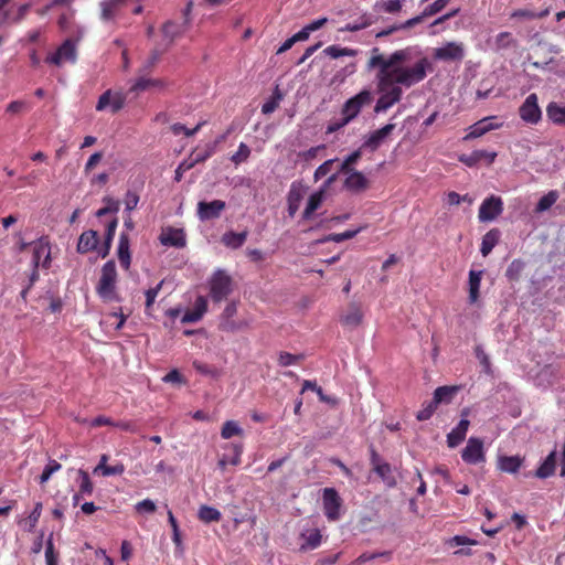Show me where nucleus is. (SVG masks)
<instances>
[{
  "label": "nucleus",
  "mask_w": 565,
  "mask_h": 565,
  "mask_svg": "<svg viewBox=\"0 0 565 565\" xmlns=\"http://www.w3.org/2000/svg\"><path fill=\"white\" fill-rule=\"evenodd\" d=\"M409 57L408 49L396 50L390 55L382 53L380 47L370 51L366 71H375L376 88L381 94L374 107L375 113L386 111L397 104L403 96V87L409 88L427 76L430 63L426 57L418 60L412 66L404 63Z\"/></svg>",
  "instance_id": "nucleus-1"
},
{
  "label": "nucleus",
  "mask_w": 565,
  "mask_h": 565,
  "mask_svg": "<svg viewBox=\"0 0 565 565\" xmlns=\"http://www.w3.org/2000/svg\"><path fill=\"white\" fill-rule=\"evenodd\" d=\"M117 269L114 260L106 262L102 267L96 292L104 302L121 301L117 291Z\"/></svg>",
  "instance_id": "nucleus-2"
},
{
  "label": "nucleus",
  "mask_w": 565,
  "mask_h": 565,
  "mask_svg": "<svg viewBox=\"0 0 565 565\" xmlns=\"http://www.w3.org/2000/svg\"><path fill=\"white\" fill-rule=\"evenodd\" d=\"M210 297L214 302L225 300L233 290L232 277L225 270L217 269L209 280Z\"/></svg>",
  "instance_id": "nucleus-3"
},
{
  "label": "nucleus",
  "mask_w": 565,
  "mask_h": 565,
  "mask_svg": "<svg viewBox=\"0 0 565 565\" xmlns=\"http://www.w3.org/2000/svg\"><path fill=\"white\" fill-rule=\"evenodd\" d=\"M77 61L76 42L72 39H66L54 53L45 57V63L55 66H62L64 63L74 64Z\"/></svg>",
  "instance_id": "nucleus-4"
},
{
  "label": "nucleus",
  "mask_w": 565,
  "mask_h": 565,
  "mask_svg": "<svg viewBox=\"0 0 565 565\" xmlns=\"http://www.w3.org/2000/svg\"><path fill=\"white\" fill-rule=\"evenodd\" d=\"M127 95L119 90L107 89L98 98L96 110L103 111L109 108L111 114L120 111L126 104Z\"/></svg>",
  "instance_id": "nucleus-5"
},
{
  "label": "nucleus",
  "mask_w": 565,
  "mask_h": 565,
  "mask_svg": "<svg viewBox=\"0 0 565 565\" xmlns=\"http://www.w3.org/2000/svg\"><path fill=\"white\" fill-rule=\"evenodd\" d=\"M373 100V95L369 89H363L355 96L345 102L342 108V115L345 121H351L361 111L362 107L370 105Z\"/></svg>",
  "instance_id": "nucleus-6"
},
{
  "label": "nucleus",
  "mask_w": 565,
  "mask_h": 565,
  "mask_svg": "<svg viewBox=\"0 0 565 565\" xmlns=\"http://www.w3.org/2000/svg\"><path fill=\"white\" fill-rule=\"evenodd\" d=\"M520 118L527 125H537L542 119V110L535 93L530 94L519 107Z\"/></svg>",
  "instance_id": "nucleus-7"
},
{
  "label": "nucleus",
  "mask_w": 565,
  "mask_h": 565,
  "mask_svg": "<svg viewBox=\"0 0 565 565\" xmlns=\"http://www.w3.org/2000/svg\"><path fill=\"white\" fill-rule=\"evenodd\" d=\"M322 503L324 515L329 521H337L340 519L342 499L334 488L323 489Z\"/></svg>",
  "instance_id": "nucleus-8"
},
{
  "label": "nucleus",
  "mask_w": 565,
  "mask_h": 565,
  "mask_svg": "<svg viewBox=\"0 0 565 565\" xmlns=\"http://www.w3.org/2000/svg\"><path fill=\"white\" fill-rule=\"evenodd\" d=\"M503 211V202L500 196L491 195L483 200L479 207L478 217L481 222H490L497 218Z\"/></svg>",
  "instance_id": "nucleus-9"
},
{
  "label": "nucleus",
  "mask_w": 565,
  "mask_h": 565,
  "mask_svg": "<svg viewBox=\"0 0 565 565\" xmlns=\"http://www.w3.org/2000/svg\"><path fill=\"white\" fill-rule=\"evenodd\" d=\"M226 203L222 200H214L211 202L200 201L198 203V217L201 221H210L221 216L225 210Z\"/></svg>",
  "instance_id": "nucleus-10"
},
{
  "label": "nucleus",
  "mask_w": 565,
  "mask_h": 565,
  "mask_svg": "<svg viewBox=\"0 0 565 565\" xmlns=\"http://www.w3.org/2000/svg\"><path fill=\"white\" fill-rule=\"evenodd\" d=\"M128 4V0H103L100 2V19L113 22Z\"/></svg>",
  "instance_id": "nucleus-11"
},
{
  "label": "nucleus",
  "mask_w": 565,
  "mask_h": 565,
  "mask_svg": "<svg viewBox=\"0 0 565 565\" xmlns=\"http://www.w3.org/2000/svg\"><path fill=\"white\" fill-rule=\"evenodd\" d=\"M495 119V116H489L470 126V131L465 137V140L479 138L491 130L501 128L502 122H494Z\"/></svg>",
  "instance_id": "nucleus-12"
},
{
  "label": "nucleus",
  "mask_w": 565,
  "mask_h": 565,
  "mask_svg": "<svg viewBox=\"0 0 565 565\" xmlns=\"http://www.w3.org/2000/svg\"><path fill=\"white\" fill-rule=\"evenodd\" d=\"M159 241L164 246L182 248L186 244L185 233L182 228L168 227L159 236Z\"/></svg>",
  "instance_id": "nucleus-13"
},
{
  "label": "nucleus",
  "mask_w": 565,
  "mask_h": 565,
  "mask_svg": "<svg viewBox=\"0 0 565 565\" xmlns=\"http://www.w3.org/2000/svg\"><path fill=\"white\" fill-rule=\"evenodd\" d=\"M435 57L443 61H460L463 58V47L456 42H448L435 51Z\"/></svg>",
  "instance_id": "nucleus-14"
},
{
  "label": "nucleus",
  "mask_w": 565,
  "mask_h": 565,
  "mask_svg": "<svg viewBox=\"0 0 565 565\" xmlns=\"http://www.w3.org/2000/svg\"><path fill=\"white\" fill-rule=\"evenodd\" d=\"M497 158V152H489L487 150H475L471 153H463L459 157V161L466 164L467 167H475L482 160H486L488 164L494 162Z\"/></svg>",
  "instance_id": "nucleus-15"
},
{
  "label": "nucleus",
  "mask_w": 565,
  "mask_h": 565,
  "mask_svg": "<svg viewBox=\"0 0 565 565\" xmlns=\"http://www.w3.org/2000/svg\"><path fill=\"white\" fill-rule=\"evenodd\" d=\"M362 320L363 313L361 307L355 302L350 303L344 313L340 317V322L348 328H356L362 323Z\"/></svg>",
  "instance_id": "nucleus-16"
},
{
  "label": "nucleus",
  "mask_w": 565,
  "mask_h": 565,
  "mask_svg": "<svg viewBox=\"0 0 565 565\" xmlns=\"http://www.w3.org/2000/svg\"><path fill=\"white\" fill-rule=\"evenodd\" d=\"M207 310V300L205 297L203 296H199L195 301H194V306L191 310H188L182 319H181V322L182 323H194V322H198L199 320L202 319V317L204 316V313L206 312Z\"/></svg>",
  "instance_id": "nucleus-17"
},
{
  "label": "nucleus",
  "mask_w": 565,
  "mask_h": 565,
  "mask_svg": "<svg viewBox=\"0 0 565 565\" xmlns=\"http://www.w3.org/2000/svg\"><path fill=\"white\" fill-rule=\"evenodd\" d=\"M394 129V124H387L384 127L373 131L364 141L362 147L369 148L372 151L376 150L380 147V145L384 141V139L388 137Z\"/></svg>",
  "instance_id": "nucleus-18"
},
{
  "label": "nucleus",
  "mask_w": 565,
  "mask_h": 565,
  "mask_svg": "<svg viewBox=\"0 0 565 565\" xmlns=\"http://www.w3.org/2000/svg\"><path fill=\"white\" fill-rule=\"evenodd\" d=\"M449 1L450 0H436L435 2L425 8L422 14L406 20L405 25L415 26L422 23L426 17H431L439 13L449 3Z\"/></svg>",
  "instance_id": "nucleus-19"
},
{
  "label": "nucleus",
  "mask_w": 565,
  "mask_h": 565,
  "mask_svg": "<svg viewBox=\"0 0 565 565\" xmlns=\"http://www.w3.org/2000/svg\"><path fill=\"white\" fill-rule=\"evenodd\" d=\"M44 257L43 267H49L51 263V252L49 243L43 238L33 243V255H32V264L34 267H39L41 258Z\"/></svg>",
  "instance_id": "nucleus-20"
},
{
  "label": "nucleus",
  "mask_w": 565,
  "mask_h": 565,
  "mask_svg": "<svg viewBox=\"0 0 565 565\" xmlns=\"http://www.w3.org/2000/svg\"><path fill=\"white\" fill-rule=\"evenodd\" d=\"M376 465L373 467V471L382 479L387 488L396 486V473L395 468L393 469L387 461H375Z\"/></svg>",
  "instance_id": "nucleus-21"
},
{
  "label": "nucleus",
  "mask_w": 565,
  "mask_h": 565,
  "mask_svg": "<svg viewBox=\"0 0 565 565\" xmlns=\"http://www.w3.org/2000/svg\"><path fill=\"white\" fill-rule=\"evenodd\" d=\"M343 186L354 193L362 192L369 188V180L360 171H352L344 180Z\"/></svg>",
  "instance_id": "nucleus-22"
},
{
  "label": "nucleus",
  "mask_w": 565,
  "mask_h": 565,
  "mask_svg": "<svg viewBox=\"0 0 565 565\" xmlns=\"http://www.w3.org/2000/svg\"><path fill=\"white\" fill-rule=\"evenodd\" d=\"M482 270H470L468 279V301L470 305L478 302L480 298V285L482 279Z\"/></svg>",
  "instance_id": "nucleus-23"
},
{
  "label": "nucleus",
  "mask_w": 565,
  "mask_h": 565,
  "mask_svg": "<svg viewBox=\"0 0 565 565\" xmlns=\"http://www.w3.org/2000/svg\"><path fill=\"white\" fill-rule=\"evenodd\" d=\"M189 21L184 20L182 23H177L173 21H168L162 26L163 35L169 40L167 47L172 44V42L181 36L185 30L188 29Z\"/></svg>",
  "instance_id": "nucleus-24"
},
{
  "label": "nucleus",
  "mask_w": 565,
  "mask_h": 565,
  "mask_svg": "<svg viewBox=\"0 0 565 565\" xmlns=\"http://www.w3.org/2000/svg\"><path fill=\"white\" fill-rule=\"evenodd\" d=\"M129 247H130V241H129L128 234L121 233L119 236L117 255H118L120 266L126 270L129 269L130 263H131Z\"/></svg>",
  "instance_id": "nucleus-25"
},
{
  "label": "nucleus",
  "mask_w": 565,
  "mask_h": 565,
  "mask_svg": "<svg viewBox=\"0 0 565 565\" xmlns=\"http://www.w3.org/2000/svg\"><path fill=\"white\" fill-rule=\"evenodd\" d=\"M168 86V83L161 78H146L139 77L134 85L130 87V92L140 93L150 88L163 89Z\"/></svg>",
  "instance_id": "nucleus-26"
},
{
  "label": "nucleus",
  "mask_w": 565,
  "mask_h": 565,
  "mask_svg": "<svg viewBox=\"0 0 565 565\" xmlns=\"http://www.w3.org/2000/svg\"><path fill=\"white\" fill-rule=\"evenodd\" d=\"M469 424L468 419H460L457 426L447 435V443L449 447H457L465 439Z\"/></svg>",
  "instance_id": "nucleus-27"
},
{
  "label": "nucleus",
  "mask_w": 565,
  "mask_h": 565,
  "mask_svg": "<svg viewBox=\"0 0 565 565\" xmlns=\"http://www.w3.org/2000/svg\"><path fill=\"white\" fill-rule=\"evenodd\" d=\"M98 244V235L97 232L89 230L84 233L78 238L77 243V252L81 254H86L96 248Z\"/></svg>",
  "instance_id": "nucleus-28"
},
{
  "label": "nucleus",
  "mask_w": 565,
  "mask_h": 565,
  "mask_svg": "<svg viewBox=\"0 0 565 565\" xmlns=\"http://www.w3.org/2000/svg\"><path fill=\"white\" fill-rule=\"evenodd\" d=\"M462 459H483V441L471 437L462 450Z\"/></svg>",
  "instance_id": "nucleus-29"
},
{
  "label": "nucleus",
  "mask_w": 565,
  "mask_h": 565,
  "mask_svg": "<svg viewBox=\"0 0 565 565\" xmlns=\"http://www.w3.org/2000/svg\"><path fill=\"white\" fill-rule=\"evenodd\" d=\"M247 235H248L247 231H243L242 233H235L233 231H228L223 234L221 242L228 248L238 249L246 242Z\"/></svg>",
  "instance_id": "nucleus-30"
},
{
  "label": "nucleus",
  "mask_w": 565,
  "mask_h": 565,
  "mask_svg": "<svg viewBox=\"0 0 565 565\" xmlns=\"http://www.w3.org/2000/svg\"><path fill=\"white\" fill-rule=\"evenodd\" d=\"M500 234L498 228H492L483 235L480 247L482 256L486 257L491 253L493 247L499 243Z\"/></svg>",
  "instance_id": "nucleus-31"
},
{
  "label": "nucleus",
  "mask_w": 565,
  "mask_h": 565,
  "mask_svg": "<svg viewBox=\"0 0 565 565\" xmlns=\"http://www.w3.org/2000/svg\"><path fill=\"white\" fill-rule=\"evenodd\" d=\"M324 196V189L312 193L307 202V206L302 213L303 220H309L311 215L320 207Z\"/></svg>",
  "instance_id": "nucleus-32"
},
{
  "label": "nucleus",
  "mask_w": 565,
  "mask_h": 565,
  "mask_svg": "<svg viewBox=\"0 0 565 565\" xmlns=\"http://www.w3.org/2000/svg\"><path fill=\"white\" fill-rule=\"evenodd\" d=\"M458 387L457 386H439L434 392V404H449L455 394L457 393Z\"/></svg>",
  "instance_id": "nucleus-33"
},
{
  "label": "nucleus",
  "mask_w": 565,
  "mask_h": 565,
  "mask_svg": "<svg viewBox=\"0 0 565 565\" xmlns=\"http://www.w3.org/2000/svg\"><path fill=\"white\" fill-rule=\"evenodd\" d=\"M546 115L556 125H565V106L551 102L546 107Z\"/></svg>",
  "instance_id": "nucleus-34"
},
{
  "label": "nucleus",
  "mask_w": 565,
  "mask_h": 565,
  "mask_svg": "<svg viewBox=\"0 0 565 565\" xmlns=\"http://www.w3.org/2000/svg\"><path fill=\"white\" fill-rule=\"evenodd\" d=\"M303 543L300 545V551L306 552L315 550L321 544V533L318 529L312 530L309 534H301Z\"/></svg>",
  "instance_id": "nucleus-35"
},
{
  "label": "nucleus",
  "mask_w": 565,
  "mask_h": 565,
  "mask_svg": "<svg viewBox=\"0 0 565 565\" xmlns=\"http://www.w3.org/2000/svg\"><path fill=\"white\" fill-rule=\"evenodd\" d=\"M559 198V193L556 190H551L544 194L535 205L534 212L540 214L552 207Z\"/></svg>",
  "instance_id": "nucleus-36"
},
{
  "label": "nucleus",
  "mask_w": 565,
  "mask_h": 565,
  "mask_svg": "<svg viewBox=\"0 0 565 565\" xmlns=\"http://www.w3.org/2000/svg\"><path fill=\"white\" fill-rule=\"evenodd\" d=\"M374 8L379 12L395 14L402 10L403 3L402 0H376Z\"/></svg>",
  "instance_id": "nucleus-37"
},
{
  "label": "nucleus",
  "mask_w": 565,
  "mask_h": 565,
  "mask_svg": "<svg viewBox=\"0 0 565 565\" xmlns=\"http://www.w3.org/2000/svg\"><path fill=\"white\" fill-rule=\"evenodd\" d=\"M199 519L204 523L218 522L221 520V512L210 505H201L198 512Z\"/></svg>",
  "instance_id": "nucleus-38"
},
{
  "label": "nucleus",
  "mask_w": 565,
  "mask_h": 565,
  "mask_svg": "<svg viewBox=\"0 0 565 565\" xmlns=\"http://www.w3.org/2000/svg\"><path fill=\"white\" fill-rule=\"evenodd\" d=\"M243 429L235 420H226L221 429V436L224 439H230L234 436H242Z\"/></svg>",
  "instance_id": "nucleus-39"
},
{
  "label": "nucleus",
  "mask_w": 565,
  "mask_h": 565,
  "mask_svg": "<svg viewBox=\"0 0 565 565\" xmlns=\"http://www.w3.org/2000/svg\"><path fill=\"white\" fill-rule=\"evenodd\" d=\"M301 199H302V196H301L300 191L297 190L294 186V184H292L291 189H290V191L288 193V198H287V201H288V214L291 217H294L296 212L298 211Z\"/></svg>",
  "instance_id": "nucleus-40"
},
{
  "label": "nucleus",
  "mask_w": 565,
  "mask_h": 565,
  "mask_svg": "<svg viewBox=\"0 0 565 565\" xmlns=\"http://www.w3.org/2000/svg\"><path fill=\"white\" fill-rule=\"evenodd\" d=\"M77 481L79 482V493L90 495L93 493V482L87 471L79 469L77 471Z\"/></svg>",
  "instance_id": "nucleus-41"
},
{
  "label": "nucleus",
  "mask_w": 565,
  "mask_h": 565,
  "mask_svg": "<svg viewBox=\"0 0 565 565\" xmlns=\"http://www.w3.org/2000/svg\"><path fill=\"white\" fill-rule=\"evenodd\" d=\"M323 53L331 58H339L341 56H355L356 51L349 47H340L338 45H330L324 49Z\"/></svg>",
  "instance_id": "nucleus-42"
},
{
  "label": "nucleus",
  "mask_w": 565,
  "mask_h": 565,
  "mask_svg": "<svg viewBox=\"0 0 565 565\" xmlns=\"http://www.w3.org/2000/svg\"><path fill=\"white\" fill-rule=\"evenodd\" d=\"M206 121H200L194 128L189 129L183 124L177 122L173 124L170 129L174 136H179L181 134L185 135L186 137L194 136L204 125Z\"/></svg>",
  "instance_id": "nucleus-43"
},
{
  "label": "nucleus",
  "mask_w": 565,
  "mask_h": 565,
  "mask_svg": "<svg viewBox=\"0 0 565 565\" xmlns=\"http://www.w3.org/2000/svg\"><path fill=\"white\" fill-rule=\"evenodd\" d=\"M125 470L124 466L116 465L114 467L107 466L106 461H100L97 467L94 469V473H102L103 476H113V475H120Z\"/></svg>",
  "instance_id": "nucleus-44"
},
{
  "label": "nucleus",
  "mask_w": 565,
  "mask_h": 565,
  "mask_svg": "<svg viewBox=\"0 0 565 565\" xmlns=\"http://www.w3.org/2000/svg\"><path fill=\"white\" fill-rule=\"evenodd\" d=\"M361 230L362 228L360 227V228H356V230H349V231H345L343 233L330 234L323 241L324 242L341 243L343 241L351 239V238L355 237L361 232Z\"/></svg>",
  "instance_id": "nucleus-45"
},
{
  "label": "nucleus",
  "mask_w": 565,
  "mask_h": 565,
  "mask_svg": "<svg viewBox=\"0 0 565 565\" xmlns=\"http://www.w3.org/2000/svg\"><path fill=\"white\" fill-rule=\"evenodd\" d=\"M556 470V461H543V463L536 469L533 476L545 479L553 476Z\"/></svg>",
  "instance_id": "nucleus-46"
},
{
  "label": "nucleus",
  "mask_w": 565,
  "mask_h": 565,
  "mask_svg": "<svg viewBox=\"0 0 565 565\" xmlns=\"http://www.w3.org/2000/svg\"><path fill=\"white\" fill-rule=\"evenodd\" d=\"M303 359V354H291L289 352H280L278 355V364L280 366H289L299 363Z\"/></svg>",
  "instance_id": "nucleus-47"
},
{
  "label": "nucleus",
  "mask_w": 565,
  "mask_h": 565,
  "mask_svg": "<svg viewBox=\"0 0 565 565\" xmlns=\"http://www.w3.org/2000/svg\"><path fill=\"white\" fill-rule=\"evenodd\" d=\"M140 468L145 475H149L150 479L154 481H158V477L166 470V467L162 461H159L157 465H152L150 462L145 468L140 465Z\"/></svg>",
  "instance_id": "nucleus-48"
},
{
  "label": "nucleus",
  "mask_w": 565,
  "mask_h": 565,
  "mask_svg": "<svg viewBox=\"0 0 565 565\" xmlns=\"http://www.w3.org/2000/svg\"><path fill=\"white\" fill-rule=\"evenodd\" d=\"M168 521L172 527V540L177 546L178 550L182 551L183 547H182V542H181V533H180V530H179V525H178V522H177V519L174 518L172 511H168Z\"/></svg>",
  "instance_id": "nucleus-49"
},
{
  "label": "nucleus",
  "mask_w": 565,
  "mask_h": 565,
  "mask_svg": "<svg viewBox=\"0 0 565 565\" xmlns=\"http://www.w3.org/2000/svg\"><path fill=\"white\" fill-rule=\"evenodd\" d=\"M249 156H250L249 147L246 143L241 142L237 151L231 157V160L236 166H238V164L245 162L249 158Z\"/></svg>",
  "instance_id": "nucleus-50"
},
{
  "label": "nucleus",
  "mask_w": 565,
  "mask_h": 565,
  "mask_svg": "<svg viewBox=\"0 0 565 565\" xmlns=\"http://www.w3.org/2000/svg\"><path fill=\"white\" fill-rule=\"evenodd\" d=\"M437 407H438V404H434V399H431L427 403H424L423 408L420 411H418V413L416 414L417 420L424 422V420L429 419L433 416V414L435 413V411L437 409Z\"/></svg>",
  "instance_id": "nucleus-51"
},
{
  "label": "nucleus",
  "mask_w": 565,
  "mask_h": 565,
  "mask_svg": "<svg viewBox=\"0 0 565 565\" xmlns=\"http://www.w3.org/2000/svg\"><path fill=\"white\" fill-rule=\"evenodd\" d=\"M494 42H495V47L498 50H503V49H508L509 46H511L514 43V39L512 36V33H510V32H500L495 36Z\"/></svg>",
  "instance_id": "nucleus-52"
},
{
  "label": "nucleus",
  "mask_w": 565,
  "mask_h": 565,
  "mask_svg": "<svg viewBox=\"0 0 565 565\" xmlns=\"http://www.w3.org/2000/svg\"><path fill=\"white\" fill-rule=\"evenodd\" d=\"M162 285H163V280H161L156 287H152V288H149L148 290H146V292H145L146 311H149L150 308L152 307V305L154 303L156 298L158 297V295L162 288Z\"/></svg>",
  "instance_id": "nucleus-53"
},
{
  "label": "nucleus",
  "mask_w": 565,
  "mask_h": 565,
  "mask_svg": "<svg viewBox=\"0 0 565 565\" xmlns=\"http://www.w3.org/2000/svg\"><path fill=\"white\" fill-rule=\"evenodd\" d=\"M45 559L47 565H57V555L54 552L53 533L49 535L45 547Z\"/></svg>",
  "instance_id": "nucleus-54"
},
{
  "label": "nucleus",
  "mask_w": 565,
  "mask_h": 565,
  "mask_svg": "<svg viewBox=\"0 0 565 565\" xmlns=\"http://www.w3.org/2000/svg\"><path fill=\"white\" fill-rule=\"evenodd\" d=\"M61 467H62L61 463L57 461H54V463L46 465L45 468L43 469V472L39 477V483L44 484L45 482H47L49 479L51 478V476L54 472L58 471L61 469Z\"/></svg>",
  "instance_id": "nucleus-55"
},
{
  "label": "nucleus",
  "mask_w": 565,
  "mask_h": 565,
  "mask_svg": "<svg viewBox=\"0 0 565 565\" xmlns=\"http://www.w3.org/2000/svg\"><path fill=\"white\" fill-rule=\"evenodd\" d=\"M523 461H497L498 470L502 472L515 473L519 471Z\"/></svg>",
  "instance_id": "nucleus-56"
},
{
  "label": "nucleus",
  "mask_w": 565,
  "mask_h": 565,
  "mask_svg": "<svg viewBox=\"0 0 565 565\" xmlns=\"http://www.w3.org/2000/svg\"><path fill=\"white\" fill-rule=\"evenodd\" d=\"M334 162H335L334 159H330V160L324 161L322 164H320L315 171V174H313L315 181H318V180L322 179L323 177H326L331 171Z\"/></svg>",
  "instance_id": "nucleus-57"
},
{
  "label": "nucleus",
  "mask_w": 565,
  "mask_h": 565,
  "mask_svg": "<svg viewBox=\"0 0 565 565\" xmlns=\"http://www.w3.org/2000/svg\"><path fill=\"white\" fill-rule=\"evenodd\" d=\"M448 546L455 547V546H461V545H475L477 542L472 539H469L463 535H455L454 537L449 539L447 541Z\"/></svg>",
  "instance_id": "nucleus-58"
},
{
  "label": "nucleus",
  "mask_w": 565,
  "mask_h": 565,
  "mask_svg": "<svg viewBox=\"0 0 565 565\" xmlns=\"http://www.w3.org/2000/svg\"><path fill=\"white\" fill-rule=\"evenodd\" d=\"M391 555L392 553L391 552H381V553H363L361 554L356 562L359 564H363V563H366L369 561H372L376 557H384L385 559H390L391 558Z\"/></svg>",
  "instance_id": "nucleus-59"
},
{
  "label": "nucleus",
  "mask_w": 565,
  "mask_h": 565,
  "mask_svg": "<svg viewBox=\"0 0 565 565\" xmlns=\"http://www.w3.org/2000/svg\"><path fill=\"white\" fill-rule=\"evenodd\" d=\"M105 201L107 202V206L99 209L96 213V215L99 217L108 213H116L119 210L118 201H115L113 199H105Z\"/></svg>",
  "instance_id": "nucleus-60"
},
{
  "label": "nucleus",
  "mask_w": 565,
  "mask_h": 565,
  "mask_svg": "<svg viewBox=\"0 0 565 565\" xmlns=\"http://www.w3.org/2000/svg\"><path fill=\"white\" fill-rule=\"evenodd\" d=\"M157 507L150 499H145L136 504V510L140 513H153Z\"/></svg>",
  "instance_id": "nucleus-61"
},
{
  "label": "nucleus",
  "mask_w": 565,
  "mask_h": 565,
  "mask_svg": "<svg viewBox=\"0 0 565 565\" xmlns=\"http://www.w3.org/2000/svg\"><path fill=\"white\" fill-rule=\"evenodd\" d=\"M139 203V195L136 192L128 191L125 196L126 211L130 212L137 207Z\"/></svg>",
  "instance_id": "nucleus-62"
},
{
  "label": "nucleus",
  "mask_w": 565,
  "mask_h": 565,
  "mask_svg": "<svg viewBox=\"0 0 565 565\" xmlns=\"http://www.w3.org/2000/svg\"><path fill=\"white\" fill-rule=\"evenodd\" d=\"M213 152H214V147L207 146L203 152L200 151V152L193 153L194 157H193L191 163H193V166H194L195 163L203 162L207 158H210L213 154Z\"/></svg>",
  "instance_id": "nucleus-63"
},
{
  "label": "nucleus",
  "mask_w": 565,
  "mask_h": 565,
  "mask_svg": "<svg viewBox=\"0 0 565 565\" xmlns=\"http://www.w3.org/2000/svg\"><path fill=\"white\" fill-rule=\"evenodd\" d=\"M41 512H42V502H36L32 512L29 515L30 530H32L36 525V523L41 516Z\"/></svg>",
  "instance_id": "nucleus-64"
}]
</instances>
